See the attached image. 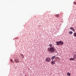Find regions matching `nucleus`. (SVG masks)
<instances>
[{"label": "nucleus", "instance_id": "1", "mask_svg": "<svg viewBox=\"0 0 76 76\" xmlns=\"http://www.w3.org/2000/svg\"><path fill=\"white\" fill-rule=\"evenodd\" d=\"M48 51L49 53H54L56 51V49L54 47H52L51 48H49L48 49Z\"/></svg>", "mask_w": 76, "mask_h": 76}, {"label": "nucleus", "instance_id": "2", "mask_svg": "<svg viewBox=\"0 0 76 76\" xmlns=\"http://www.w3.org/2000/svg\"><path fill=\"white\" fill-rule=\"evenodd\" d=\"M56 43L57 45H59L60 44L61 45H63V44H64L63 42L61 41H57L56 42Z\"/></svg>", "mask_w": 76, "mask_h": 76}, {"label": "nucleus", "instance_id": "3", "mask_svg": "<svg viewBox=\"0 0 76 76\" xmlns=\"http://www.w3.org/2000/svg\"><path fill=\"white\" fill-rule=\"evenodd\" d=\"M47 62H49L51 60V58H47L45 60Z\"/></svg>", "mask_w": 76, "mask_h": 76}, {"label": "nucleus", "instance_id": "4", "mask_svg": "<svg viewBox=\"0 0 76 76\" xmlns=\"http://www.w3.org/2000/svg\"><path fill=\"white\" fill-rule=\"evenodd\" d=\"M14 61L16 63H19L20 61L19 59H16L14 60Z\"/></svg>", "mask_w": 76, "mask_h": 76}, {"label": "nucleus", "instance_id": "5", "mask_svg": "<svg viewBox=\"0 0 76 76\" xmlns=\"http://www.w3.org/2000/svg\"><path fill=\"white\" fill-rule=\"evenodd\" d=\"M70 29L71 30H72V31H73V32H75V28H73L72 27H70Z\"/></svg>", "mask_w": 76, "mask_h": 76}, {"label": "nucleus", "instance_id": "6", "mask_svg": "<svg viewBox=\"0 0 76 76\" xmlns=\"http://www.w3.org/2000/svg\"><path fill=\"white\" fill-rule=\"evenodd\" d=\"M51 64L53 65V64H55V62L54 61H52L51 62Z\"/></svg>", "mask_w": 76, "mask_h": 76}, {"label": "nucleus", "instance_id": "7", "mask_svg": "<svg viewBox=\"0 0 76 76\" xmlns=\"http://www.w3.org/2000/svg\"><path fill=\"white\" fill-rule=\"evenodd\" d=\"M55 17L56 18H59V17H60V15L58 14L56 15H55Z\"/></svg>", "mask_w": 76, "mask_h": 76}, {"label": "nucleus", "instance_id": "8", "mask_svg": "<svg viewBox=\"0 0 76 76\" xmlns=\"http://www.w3.org/2000/svg\"><path fill=\"white\" fill-rule=\"evenodd\" d=\"M55 57H56V56H52L51 57L52 60H54V58H55Z\"/></svg>", "mask_w": 76, "mask_h": 76}, {"label": "nucleus", "instance_id": "9", "mask_svg": "<svg viewBox=\"0 0 76 76\" xmlns=\"http://www.w3.org/2000/svg\"><path fill=\"white\" fill-rule=\"evenodd\" d=\"M69 60H70L73 61V60H74V58H71L69 59Z\"/></svg>", "mask_w": 76, "mask_h": 76}, {"label": "nucleus", "instance_id": "10", "mask_svg": "<svg viewBox=\"0 0 76 76\" xmlns=\"http://www.w3.org/2000/svg\"><path fill=\"white\" fill-rule=\"evenodd\" d=\"M69 34H70V35H72V34H73V32L71 31H69Z\"/></svg>", "mask_w": 76, "mask_h": 76}, {"label": "nucleus", "instance_id": "11", "mask_svg": "<svg viewBox=\"0 0 76 76\" xmlns=\"http://www.w3.org/2000/svg\"><path fill=\"white\" fill-rule=\"evenodd\" d=\"M67 75H68V76H70V75H71V74L69 73H67Z\"/></svg>", "mask_w": 76, "mask_h": 76}, {"label": "nucleus", "instance_id": "12", "mask_svg": "<svg viewBox=\"0 0 76 76\" xmlns=\"http://www.w3.org/2000/svg\"><path fill=\"white\" fill-rule=\"evenodd\" d=\"M74 36L76 37V33H74Z\"/></svg>", "mask_w": 76, "mask_h": 76}, {"label": "nucleus", "instance_id": "13", "mask_svg": "<svg viewBox=\"0 0 76 76\" xmlns=\"http://www.w3.org/2000/svg\"><path fill=\"white\" fill-rule=\"evenodd\" d=\"M49 45L50 46V47L51 48L52 47V46H53V45H52V44H50Z\"/></svg>", "mask_w": 76, "mask_h": 76}, {"label": "nucleus", "instance_id": "14", "mask_svg": "<svg viewBox=\"0 0 76 76\" xmlns=\"http://www.w3.org/2000/svg\"><path fill=\"white\" fill-rule=\"evenodd\" d=\"M10 61L11 62H12V63H13V60H12V59H11Z\"/></svg>", "mask_w": 76, "mask_h": 76}, {"label": "nucleus", "instance_id": "15", "mask_svg": "<svg viewBox=\"0 0 76 76\" xmlns=\"http://www.w3.org/2000/svg\"><path fill=\"white\" fill-rule=\"evenodd\" d=\"M76 57V55H75V56H73V58H75Z\"/></svg>", "mask_w": 76, "mask_h": 76}, {"label": "nucleus", "instance_id": "16", "mask_svg": "<svg viewBox=\"0 0 76 76\" xmlns=\"http://www.w3.org/2000/svg\"><path fill=\"white\" fill-rule=\"evenodd\" d=\"M74 4H76V2H74Z\"/></svg>", "mask_w": 76, "mask_h": 76}, {"label": "nucleus", "instance_id": "17", "mask_svg": "<svg viewBox=\"0 0 76 76\" xmlns=\"http://www.w3.org/2000/svg\"><path fill=\"white\" fill-rule=\"evenodd\" d=\"M25 76H27V75H25Z\"/></svg>", "mask_w": 76, "mask_h": 76}]
</instances>
